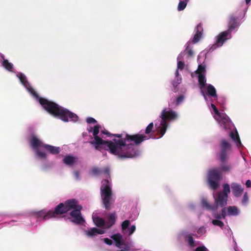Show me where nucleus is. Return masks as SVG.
Listing matches in <instances>:
<instances>
[{
  "mask_svg": "<svg viewBox=\"0 0 251 251\" xmlns=\"http://www.w3.org/2000/svg\"><path fill=\"white\" fill-rule=\"evenodd\" d=\"M47 214H48V212H46V211H44V210H41L40 211H38V212H36V215H37V217H43V219L45 220L48 219L45 218V216Z\"/></svg>",
  "mask_w": 251,
  "mask_h": 251,
  "instance_id": "39",
  "label": "nucleus"
},
{
  "mask_svg": "<svg viewBox=\"0 0 251 251\" xmlns=\"http://www.w3.org/2000/svg\"><path fill=\"white\" fill-rule=\"evenodd\" d=\"M226 208V215L228 216H237L239 214V210L235 206H229Z\"/></svg>",
  "mask_w": 251,
  "mask_h": 251,
  "instance_id": "22",
  "label": "nucleus"
},
{
  "mask_svg": "<svg viewBox=\"0 0 251 251\" xmlns=\"http://www.w3.org/2000/svg\"><path fill=\"white\" fill-rule=\"evenodd\" d=\"M212 223L213 225L218 226L221 228H223L224 226V223L219 220H213Z\"/></svg>",
  "mask_w": 251,
  "mask_h": 251,
  "instance_id": "36",
  "label": "nucleus"
},
{
  "mask_svg": "<svg viewBox=\"0 0 251 251\" xmlns=\"http://www.w3.org/2000/svg\"><path fill=\"white\" fill-rule=\"evenodd\" d=\"M43 148L45 149L47 151L52 154H57L60 151L59 147H54L48 144H45Z\"/></svg>",
  "mask_w": 251,
  "mask_h": 251,
  "instance_id": "19",
  "label": "nucleus"
},
{
  "mask_svg": "<svg viewBox=\"0 0 251 251\" xmlns=\"http://www.w3.org/2000/svg\"><path fill=\"white\" fill-rule=\"evenodd\" d=\"M215 199L214 206H216V210L218 207H225L227 204V196H226L223 194L218 193L216 196H214Z\"/></svg>",
  "mask_w": 251,
  "mask_h": 251,
  "instance_id": "11",
  "label": "nucleus"
},
{
  "mask_svg": "<svg viewBox=\"0 0 251 251\" xmlns=\"http://www.w3.org/2000/svg\"><path fill=\"white\" fill-rule=\"evenodd\" d=\"M159 117L161 118L160 123L158 125L155 122V127L157 132L161 135L160 137H162L166 131L168 126V121L176 120L177 116L175 111L171 110L167 111L164 108Z\"/></svg>",
  "mask_w": 251,
  "mask_h": 251,
  "instance_id": "5",
  "label": "nucleus"
},
{
  "mask_svg": "<svg viewBox=\"0 0 251 251\" xmlns=\"http://www.w3.org/2000/svg\"><path fill=\"white\" fill-rule=\"evenodd\" d=\"M29 91L30 92V93L36 98H39V96H38V94H37V93L32 88H31L30 90H29Z\"/></svg>",
  "mask_w": 251,
  "mask_h": 251,
  "instance_id": "50",
  "label": "nucleus"
},
{
  "mask_svg": "<svg viewBox=\"0 0 251 251\" xmlns=\"http://www.w3.org/2000/svg\"><path fill=\"white\" fill-rule=\"evenodd\" d=\"M136 226L135 225H132L130 226L129 228V235H131L133 233V232L135 231Z\"/></svg>",
  "mask_w": 251,
  "mask_h": 251,
  "instance_id": "53",
  "label": "nucleus"
},
{
  "mask_svg": "<svg viewBox=\"0 0 251 251\" xmlns=\"http://www.w3.org/2000/svg\"><path fill=\"white\" fill-rule=\"evenodd\" d=\"M230 190L229 185L227 183H226L224 184L223 185V191L219 193L228 197V194L230 193Z\"/></svg>",
  "mask_w": 251,
  "mask_h": 251,
  "instance_id": "32",
  "label": "nucleus"
},
{
  "mask_svg": "<svg viewBox=\"0 0 251 251\" xmlns=\"http://www.w3.org/2000/svg\"><path fill=\"white\" fill-rule=\"evenodd\" d=\"M39 102L49 113L55 117H58L65 122H68L69 120L75 122L78 119V116L75 114L53 101L40 98Z\"/></svg>",
  "mask_w": 251,
  "mask_h": 251,
  "instance_id": "2",
  "label": "nucleus"
},
{
  "mask_svg": "<svg viewBox=\"0 0 251 251\" xmlns=\"http://www.w3.org/2000/svg\"><path fill=\"white\" fill-rule=\"evenodd\" d=\"M196 33L192 39V42L193 44H196L198 43L201 39L202 32H203V28L201 24H199L197 25L196 27Z\"/></svg>",
  "mask_w": 251,
  "mask_h": 251,
  "instance_id": "13",
  "label": "nucleus"
},
{
  "mask_svg": "<svg viewBox=\"0 0 251 251\" xmlns=\"http://www.w3.org/2000/svg\"><path fill=\"white\" fill-rule=\"evenodd\" d=\"M19 78L23 85H26L27 81L26 79V77L25 75H24L23 74H20L19 75Z\"/></svg>",
  "mask_w": 251,
  "mask_h": 251,
  "instance_id": "38",
  "label": "nucleus"
},
{
  "mask_svg": "<svg viewBox=\"0 0 251 251\" xmlns=\"http://www.w3.org/2000/svg\"><path fill=\"white\" fill-rule=\"evenodd\" d=\"M201 205L203 208H204L208 210L215 211L216 210V206L210 205L207 201L206 199H202L201 200Z\"/></svg>",
  "mask_w": 251,
  "mask_h": 251,
  "instance_id": "24",
  "label": "nucleus"
},
{
  "mask_svg": "<svg viewBox=\"0 0 251 251\" xmlns=\"http://www.w3.org/2000/svg\"><path fill=\"white\" fill-rule=\"evenodd\" d=\"M246 186L247 188H250L251 187V181L250 180H247L246 182Z\"/></svg>",
  "mask_w": 251,
  "mask_h": 251,
  "instance_id": "56",
  "label": "nucleus"
},
{
  "mask_svg": "<svg viewBox=\"0 0 251 251\" xmlns=\"http://www.w3.org/2000/svg\"><path fill=\"white\" fill-rule=\"evenodd\" d=\"M231 167L229 165H222L219 168L210 169L207 173V182L209 187L212 190L217 189L220 186V181L222 179L223 172H229Z\"/></svg>",
  "mask_w": 251,
  "mask_h": 251,
  "instance_id": "3",
  "label": "nucleus"
},
{
  "mask_svg": "<svg viewBox=\"0 0 251 251\" xmlns=\"http://www.w3.org/2000/svg\"><path fill=\"white\" fill-rule=\"evenodd\" d=\"M74 176L76 179H79V172L77 171H75L74 172Z\"/></svg>",
  "mask_w": 251,
  "mask_h": 251,
  "instance_id": "55",
  "label": "nucleus"
},
{
  "mask_svg": "<svg viewBox=\"0 0 251 251\" xmlns=\"http://www.w3.org/2000/svg\"><path fill=\"white\" fill-rule=\"evenodd\" d=\"M206 79L204 74H200L198 75L199 86L201 90V93L205 100L207 97L205 93L202 90L205 87Z\"/></svg>",
  "mask_w": 251,
  "mask_h": 251,
  "instance_id": "14",
  "label": "nucleus"
},
{
  "mask_svg": "<svg viewBox=\"0 0 251 251\" xmlns=\"http://www.w3.org/2000/svg\"><path fill=\"white\" fill-rule=\"evenodd\" d=\"M124 251V250L122 249V250H121L120 251Z\"/></svg>",
  "mask_w": 251,
  "mask_h": 251,
  "instance_id": "61",
  "label": "nucleus"
},
{
  "mask_svg": "<svg viewBox=\"0 0 251 251\" xmlns=\"http://www.w3.org/2000/svg\"><path fill=\"white\" fill-rule=\"evenodd\" d=\"M63 162L69 166L73 165L75 162V158L71 155H67L63 159Z\"/></svg>",
  "mask_w": 251,
  "mask_h": 251,
  "instance_id": "26",
  "label": "nucleus"
},
{
  "mask_svg": "<svg viewBox=\"0 0 251 251\" xmlns=\"http://www.w3.org/2000/svg\"><path fill=\"white\" fill-rule=\"evenodd\" d=\"M123 245L125 246L124 248L123 249V250H124V251H128L130 250V247L129 245L125 241V244H124Z\"/></svg>",
  "mask_w": 251,
  "mask_h": 251,
  "instance_id": "52",
  "label": "nucleus"
},
{
  "mask_svg": "<svg viewBox=\"0 0 251 251\" xmlns=\"http://www.w3.org/2000/svg\"><path fill=\"white\" fill-rule=\"evenodd\" d=\"M215 119L218 121L221 127L225 129L230 127L231 121L229 118L225 113H221L218 116H214Z\"/></svg>",
  "mask_w": 251,
  "mask_h": 251,
  "instance_id": "10",
  "label": "nucleus"
},
{
  "mask_svg": "<svg viewBox=\"0 0 251 251\" xmlns=\"http://www.w3.org/2000/svg\"><path fill=\"white\" fill-rule=\"evenodd\" d=\"M104 174L106 176V177H110V169L109 167H105L103 170L100 169V168L97 167H94L92 168L90 174L94 176H98L101 174Z\"/></svg>",
  "mask_w": 251,
  "mask_h": 251,
  "instance_id": "12",
  "label": "nucleus"
},
{
  "mask_svg": "<svg viewBox=\"0 0 251 251\" xmlns=\"http://www.w3.org/2000/svg\"><path fill=\"white\" fill-rule=\"evenodd\" d=\"M86 122L88 124H95L97 122V121L92 117H89L87 119Z\"/></svg>",
  "mask_w": 251,
  "mask_h": 251,
  "instance_id": "48",
  "label": "nucleus"
},
{
  "mask_svg": "<svg viewBox=\"0 0 251 251\" xmlns=\"http://www.w3.org/2000/svg\"><path fill=\"white\" fill-rule=\"evenodd\" d=\"M2 66L7 70L9 71H12L13 68V65L11 63L9 62L8 60L3 59L2 63Z\"/></svg>",
  "mask_w": 251,
  "mask_h": 251,
  "instance_id": "30",
  "label": "nucleus"
},
{
  "mask_svg": "<svg viewBox=\"0 0 251 251\" xmlns=\"http://www.w3.org/2000/svg\"><path fill=\"white\" fill-rule=\"evenodd\" d=\"M249 201V197L248 196V194L247 192H246L243 196V197L242 200V203L243 205H246L247 203Z\"/></svg>",
  "mask_w": 251,
  "mask_h": 251,
  "instance_id": "44",
  "label": "nucleus"
},
{
  "mask_svg": "<svg viewBox=\"0 0 251 251\" xmlns=\"http://www.w3.org/2000/svg\"><path fill=\"white\" fill-rule=\"evenodd\" d=\"M104 230L103 229H100L97 228V234H102L104 233Z\"/></svg>",
  "mask_w": 251,
  "mask_h": 251,
  "instance_id": "57",
  "label": "nucleus"
},
{
  "mask_svg": "<svg viewBox=\"0 0 251 251\" xmlns=\"http://www.w3.org/2000/svg\"><path fill=\"white\" fill-rule=\"evenodd\" d=\"M184 100V97L183 96H179L177 99L176 100V104L177 105L179 104L181 102L183 101Z\"/></svg>",
  "mask_w": 251,
  "mask_h": 251,
  "instance_id": "51",
  "label": "nucleus"
},
{
  "mask_svg": "<svg viewBox=\"0 0 251 251\" xmlns=\"http://www.w3.org/2000/svg\"><path fill=\"white\" fill-rule=\"evenodd\" d=\"M187 238L188 244L191 247H194L196 246L195 241L191 235H188L187 236Z\"/></svg>",
  "mask_w": 251,
  "mask_h": 251,
  "instance_id": "37",
  "label": "nucleus"
},
{
  "mask_svg": "<svg viewBox=\"0 0 251 251\" xmlns=\"http://www.w3.org/2000/svg\"><path fill=\"white\" fill-rule=\"evenodd\" d=\"M232 192L233 195L236 197H240L243 191V189L241 186L236 183H232L231 184Z\"/></svg>",
  "mask_w": 251,
  "mask_h": 251,
  "instance_id": "16",
  "label": "nucleus"
},
{
  "mask_svg": "<svg viewBox=\"0 0 251 251\" xmlns=\"http://www.w3.org/2000/svg\"><path fill=\"white\" fill-rule=\"evenodd\" d=\"M73 204L72 199L68 200L64 203H60L55 207L54 211L50 210L48 212V214L46 215L45 218L50 219L51 218H54L57 215L67 213L71 210V208L73 207Z\"/></svg>",
  "mask_w": 251,
  "mask_h": 251,
  "instance_id": "7",
  "label": "nucleus"
},
{
  "mask_svg": "<svg viewBox=\"0 0 251 251\" xmlns=\"http://www.w3.org/2000/svg\"><path fill=\"white\" fill-rule=\"evenodd\" d=\"M221 149L230 150L231 149V145L226 140L223 139L221 141Z\"/></svg>",
  "mask_w": 251,
  "mask_h": 251,
  "instance_id": "31",
  "label": "nucleus"
},
{
  "mask_svg": "<svg viewBox=\"0 0 251 251\" xmlns=\"http://www.w3.org/2000/svg\"><path fill=\"white\" fill-rule=\"evenodd\" d=\"M229 34L228 31H225L219 34L217 36L216 43L209 49V51H213L218 47H221L224 43L228 39V35Z\"/></svg>",
  "mask_w": 251,
  "mask_h": 251,
  "instance_id": "9",
  "label": "nucleus"
},
{
  "mask_svg": "<svg viewBox=\"0 0 251 251\" xmlns=\"http://www.w3.org/2000/svg\"><path fill=\"white\" fill-rule=\"evenodd\" d=\"M72 202L73 203V205L71 210H73L70 213V215L74 219L71 220V222L76 225H83L85 223V220L81 215L82 206L78 204V201L75 199H72Z\"/></svg>",
  "mask_w": 251,
  "mask_h": 251,
  "instance_id": "8",
  "label": "nucleus"
},
{
  "mask_svg": "<svg viewBox=\"0 0 251 251\" xmlns=\"http://www.w3.org/2000/svg\"><path fill=\"white\" fill-rule=\"evenodd\" d=\"M229 136L231 139L236 143L237 147H240L242 146L241 142L236 129L234 132L231 131L229 134Z\"/></svg>",
  "mask_w": 251,
  "mask_h": 251,
  "instance_id": "20",
  "label": "nucleus"
},
{
  "mask_svg": "<svg viewBox=\"0 0 251 251\" xmlns=\"http://www.w3.org/2000/svg\"><path fill=\"white\" fill-rule=\"evenodd\" d=\"M36 155L40 157L41 158H46V154L45 152L43 151H41L39 150V149L36 150L35 151Z\"/></svg>",
  "mask_w": 251,
  "mask_h": 251,
  "instance_id": "42",
  "label": "nucleus"
},
{
  "mask_svg": "<svg viewBox=\"0 0 251 251\" xmlns=\"http://www.w3.org/2000/svg\"><path fill=\"white\" fill-rule=\"evenodd\" d=\"M30 144L31 147L35 150L39 149L40 147L44 148L45 144L41 141L35 135H32L31 139L30 141Z\"/></svg>",
  "mask_w": 251,
  "mask_h": 251,
  "instance_id": "15",
  "label": "nucleus"
},
{
  "mask_svg": "<svg viewBox=\"0 0 251 251\" xmlns=\"http://www.w3.org/2000/svg\"><path fill=\"white\" fill-rule=\"evenodd\" d=\"M246 0V3L248 4L250 2L251 0Z\"/></svg>",
  "mask_w": 251,
  "mask_h": 251,
  "instance_id": "60",
  "label": "nucleus"
},
{
  "mask_svg": "<svg viewBox=\"0 0 251 251\" xmlns=\"http://www.w3.org/2000/svg\"><path fill=\"white\" fill-rule=\"evenodd\" d=\"M100 126L99 125H96L93 129V134L94 137L98 136V134L100 131Z\"/></svg>",
  "mask_w": 251,
  "mask_h": 251,
  "instance_id": "40",
  "label": "nucleus"
},
{
  "mask_svg": "<svg viewBox=\"0 0 251 251\" xmlns=\"http://www.w3.org/2000/svg\"><path fill=\"white\" fill-rule=\"evenodd\" d=\"M101 132L102 134H105L110 137H115L118 139L117 140H121L125 141V144L126 146H128L130 143L133 142L134 146L135 145H140L142 142L145 140H147L149 138H154L153 136H150L149 138H148L147 136L143 134H136L134 135H129L127 133H121V134H111L106 130H101Z\"/></svg>",
  "mask_w": 251,
  "mask_h": 251,
  "instance_id": "4",
  "label": "nucleus"
},
{
  "mask_svg": "<svg viewBox=\"0 0 251 251\" xmlns=\"http://www.w3.org/2000/svg\"><path fill=\"white\" fill-rule=\"evenodd\" d=\"M195 251H208V249L204 246L197 247Z\"/></svg>",
  "mask_w": 251,
  "mask_h": 251,
  "instance_id": "47",
  "label": "nucleus"
},
{
  "mask_svg": "<svg viewBox=\"0 0 251 251\" xmlns=\"http://www.w3.org/2000/svg\"><path fill=\"white\" fill-rule=\"evenodd\" d=\"M111 238L115 241V245L118 248H121V246L125 244V240L120 233L114 234L111 236Z\"/></svg>",
  "mask_w": 251,
  "mask_h": 251,
  "instance_id": "17",
  "label": "nucleus"
},
{
  "mask_svg": "<svg viewBox=\"0 0 251 251\" xmlns=\"http://www.w3.org/2000/svg\"><path fill=\"white\" fill-rule=\"evenodd\" d=\"M195 72L197 74H198V75H199L200 74H204L205 75V73L206 72L205 66H203L202 65H199L198 66V69Z\"/></svg>",
  "mask_w": 251,
  "mask_h": 251,
  "instance_id": "34",
  "label": "nucleus"
},
{
  "mask_svg": "<svg viewBox=\"0 0 251 251\" xmlns=\"http://www.w3.org/2000/svg\"><path fill=\"white\" fill-rule=\"evenodd\" d=\"M130 224V221L129 220H125L122 224V228L123 230H126L127 228Z\"/></svg>",
  "mask_w": 251,
  "mask_h": 251,
  "instance_id": "43",
  "label": "nucleus"
},
{
  "mask_svg": "<svg viewBox=\"0 0 251 251\" xmlns=\"http://www.w3.org/2000/svg\"><path fill=\"white\" fill-rule=\"evenodd\" d=\"M175 75H176V79H177V81H174L173 82V85L174 87H176L178 85V84L180 83V78H178V76L179 75V73H178V69H177L176 71V72H175Z\"/></svg>",
  "mask_w": 251,
  "mask_h": 251,
  "instance_id": "41",
  "label": "nucleus"
},
{
  "mask_svg": "<svg viewBox=\"0 0 251 251\" xmlns=\"http://www.w3.org/2000/svg\"><path fill=\"white\" fill-rule=\"evenodd\" d=\"M86 235L89 237H93L97 235V228L96 227L91 228L86 231Z\"/></svg>",
  "mask_w": 251,
  "mask_h": 251,
  "instance_id": "33",
  "label": "nucleus"
},
{
  "mask_svg": "<svg viewBox=\"0 0 251 251\" xmlns=\"http://www.w3.org/2000/svg\"><path fill=\"white\" fill-rule=\"evenodd\" d=\"M184 67V63L181 61H178L177 62V69L182 70Z\"/></svg>",
  "mask_w": 251,
  "mask_h": 251,
  "instance_id": "49",
  "label": "nucleus"
},
{
  "mask_svg": "<svg viewBox=\"0 0 251 251\" xmlns=\"http://www.w3.org/2000/svg\"><path fill=\"white\" fill-rule=\"evenodd\" d=\"M182 54H183L182 53H180L178 55V56H177V58L178 60H180L182 59Z\"/></svg>",
  "mask_w": 251,
  "mask_h": 251,
  "instance_id": "58",
  "label": "nucleus"
},
{
  "mask_svg": "<svg viewBox=\"0 0 251 251\" xmlns=\"http://www.w3.org/2000/svg\"><path fill=\"white\" fill-rule=\"evenodd\" d=\"M189 0H180L178 6L177 10L179 11L183 10L186 7Z\"/></svg>",
  "mask_w": 251,
  "mask_h": 251,
  "instance_id": "29",
  "label": "nucleus"
},
{
  "mask_svg": "<svg viewBox=\"0 0 251 251\" xmlns=\"http://www.w3.org/2000/svg\"><path fill=\"white\" fill-rule=\"evenodd\" d=\"M226 207H224L222 208L221 210V214H215L214 215V217L216 218V220L219 219H225L226 218Z\"/></svg>",
  "mask_w": 251,
  "mask_h": 251,
  "instance_id": "28",
  "label": "nucleus"
},
{
  "mask_svg": "<svg viewBox=\"0 0 251 251\" xmlns=\"http://www.w3.org/2000/svg\"><path fill=\"white\" fill-rule=\"evenodd\" d=\"M100 196L103 207L106 210H110L114 202L112 198V192L110 181L105 179L101 181Z\"/></svg>",
  "mask_w": 251,
  "mask_h": 251,
  "instance_id": "6",
  "label": "nucleus"
},
{
  "mask_svg": "<svg viewBox=\"0 0 251 251\" xmlns=\"http://www.w3.org/2000/svg\"><path fill=\"white\" fill-rule=\"evenodd\" d=\"M207 94L214 98H217V94L215 87L211 84H209L207 86Z\"/></svg>",
  "mask_w": 251,
  "mask_h": 251,
  "instance_id": "23",
  "label": "nucleus"
},
{
  "mask_svg": "<svg viewBox=\"0 0 251 251\" xmlns=\"http://www.w3.org/2000/svg\"><path fill=\"white\" fill-rule=\"evenodd\" d=\"M94 140L91 141V144L95 146L96 150H99L100 146L106 145L109 149V152L119 158L125 159L132 158L139 154V150L132 143L128 146H126L125 141L121 140L114 139L112 141H105L99 136L94 137Z\"/></svg>",
  "mask_w": 251,
  "mask_h": 251,
  "instance_id": "1",
  "label": "nucleus"
},
{
  "mask_svg": "<svg viewBox=\"0 0 251 251\" xmlns=\"http://www.w3.org/2000/svg\"><path fill=\"white\" fill-rule=\"evenodd\" d=\"M93 222L98 227L104 226L105 228V222L104 219L98 216L93 218Z\"/></svg>",
  "mask_w": 251,
  "mask_h": 251,
  "instance_id": "25",
  "label": "nucleus"
},
{
  "mask_svg": "<svg viewBox=\"0 0 251 251\" xmlns=\"http://www.w3.org/2000/svg\"><path fill=\"white\" fill-rule=\"evenodd\" d=\"M104 242L108 245H111L113 243L111 239H109L107 238H105L104 239Z\"/></svg>",
  "mask_w": 251,
  "mask_h": 251,
  "instance_id": "54",
  "label": "nucleus"
},
{
  "mask_svg": "<svg viewBox=\"0 0 251 251\" xmlns=\"http://www.w3.org/2000/svg\"><path fill=\"white\" fill-rule=\"evenodd\" d=\"M116 219L115 212L111 213L108 217L107 222L105 223V228L109 229L113 226L115 223Z\"/></svg>",
  "mask_w": 251,
  "mask_h": 251,
  "instance_id": "18",
  "label": "nucleus"
},
{
  "mask_svg": "<svg viewBox=\"0 0 251 251\" xmlns=\"http://www.w3.org/2000/svg\"><path fill=\"white\" fill-rule=\"evenodd\" d=\"M228 150L221 149L220 155V160L222 163H224L227 159V152Z\"/></svg>",
  "mask_w": 251,
  "mask_h": 251,
  "instance_id": "27",
  "label": "nucleus"
},
{
  "mask_svg": "<svg viewBox=\"0 0 251 251\" xmlns=\"http://www.w3.org/2000/svg\"><path fill=\"white\" fill-rule=\"evenodd\" d=\"M204 230V229L203 228H200L199 230H198V233H203V231Z\"/></svg>",
  "mask_w": 251,
  "mask_h": 251,
  "instance_id": "59",
  "label": "nucleus"
},
{
  "mask_svg": "<svg viewBox=\"0 0 251 251\" xmlns=\"http://www.w3.org/2000/svg\"><path fill=\"white\" fill-rule=\"evenodd\" d=\"M211 106L212 107V108L213 109L215 114V116H218L219 115H220V114H221V113L219 111L218 109H217V108L216 107V106L213 103H211Z\"/></svg>",
  "mask_w": 251,
  "mask_h": 251,
  "instance_id": "46",
  "label": "nucleus"
},
{
  "mask_svg": "<svg viewBox=\"0 0 251 251\" xmlns=\"http://www.w3.org/2000/svg\"><path fill=\"white\" fill-rule=\"evenodd\" d=\"M228 26V29L227 31H228L229 32L238 26L237 19L232 15L230 16Z\"/></svg>",
  "mask_w": 251,
  "mask_h": 251,
  "instance_id": "21",
  "label": "nucleus"
},
{
  "mask_svg": "<svg viewBox=\"0 0 251 251\" xmlns=\"http://www.w3.org/2000/svg\"><path fill=\"white\" fill-rule=\"evenodd\" d=\"M153 128V123L152 122L150 123L146 127L145 133L146 134H150L152 131Z\"/></svg>",
  "mask_w": 251,
  "mask_h": 251,
  "instance_id": "35",
  "label": "nucleus"
},
{
  "mask_svg": "<svg viewBox=\"0 0 251 251\" xmlns=\"http://www.w3.org/2000/svg\"><path fill=\"white\" fill-rule=\"evenodd\" d=\"M189 44H188V46H187L185 51L186 53H187L188 57H191L193 55L194 52L191 49H189Z\"/></svg>",
  "mask_w": 251,
  "mask_h": 251,
  "instance_id": "45",
  "label": "nucleus"
}]
</instances>
